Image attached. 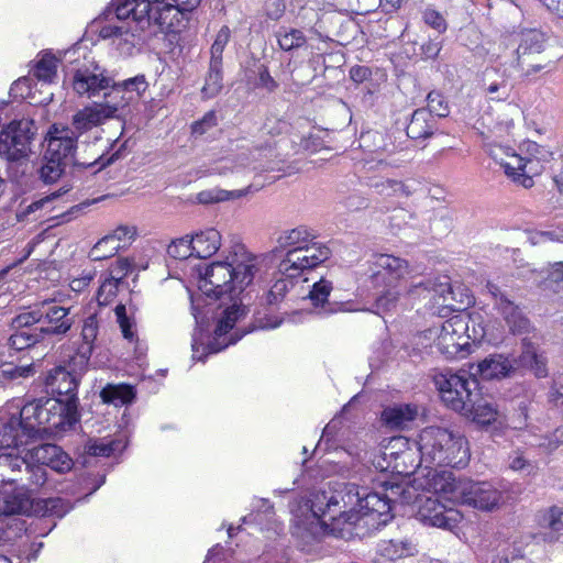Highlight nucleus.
I'll list each match as a JSON object with an SVG mask.
<instances>
[{
    "mask_svg": "<svg viewBox=\"0 0 563 563\" xmlns=\"http://www.w3.org/2000/svg\"><path fill=\"white\" fill-rule=\"evenodd\" d=\"M390 495L376 492H362L354 484H342L338 488L317 490L310 499V509L321 528L334 530L341 523L356 525L361 520L365 525L384 526L391 518V503L396 498L402 504L417 499L409 487L391 484L388 488Z\"/></svg>",
    "mask_w": 563,
    "mask_h": 563,
    "instance_id": "f257e3e1",
    "label": "nucleus"
},
{
    "mask_svg": "<svg viewBox=\"0 0 563 563\" xmlns=\"http://www.w3.org/2000/svg\"><path fill=\"white\" fill-rule=\"evenodd\" d=\"M257 271L256 256L236 244L225 261L213 262L206 268L199 288L208 297L234 300L253 282Z\"/></svg>",
    "mask_w": 563,
    "mask_h": 563,
    "instance_id": "f03ea898",
    "label": "nucleus"
},
{
    "mask_svg": "<svg viewBox=\"0 0 563 563\" xmlns=\"http://www.w3.org/2000/svg\"><path fill=\"white\" fill-rule=\"evenodd\" d=\"M421 462L427 467L450 466L464 467L470 461L467 440L460 432L441 427H427L418 440Z\"/></svg>",
    "mask_w": 563,
    "mask_h": 563,
    "instance_id": "7ed1b4c3",
    "label": "nucleus"
},
{
    "mask_svg": "<svg viewBox=\"0 0 563 563\" xmlns=\"http://www.w3.org/2000/svg\"><path fill=\"white\" fill-rule=\"evenodd\" d=\"M366 264L365 274L377 290L376 307L384 312L393 310L400 297V282L409 274L408 262L390 254H373Z\"/></svg>",
    "mask_w": 563,
    "mask_h": 563,
    "instance_id": "20e7f679",
    "label": "nucleus"
},
{
    "mask_svg": "<svg viewBox=\"0 0 563 563\" xmlns=\"http://www.w3.org/2000/svg\"><path fill=\"white\" fill-rule=\"evenodd\" d=\"M21 417L36 438L40 433L71 428L79 420V411L74 400L63 402L60 398H38L26 402Z\"/></svg>",
    "mask_w": 563,
    "mask_h": 563,
    "instance_id": "39448f33",
    "label": "nucleus"
},
{
    "mask_svg": "<svg viewBox=\"0 0 563 563\" xmlns=\"http://www.w3.org/2000/svg\"><path fill=\"white\" fill-rule=\"evenodd\" d=\"M48 140L45 154L77 169H89L96 174L122 157V152L128 147L129 140L124 141L114 152L106 157L99 155L92 162H79L74 159L77 135L68 126L57 128L53 125L48 132Z\"/></svg>",
    "mask_w": 563,
    "mask_h": 563,
    "instance_id": "423d86ee",
    "label": "nucleus"
},
{
    "mask_svg": "<svg viewBox=\"0 0 563 563\" xmlns=\"http://www.w3.org/2000/svg\"><path fill=\"white\" fill-rule=\"evenodd\" d=\"M547 35L540 30L530 29L521 32L520 43L516 49V67L522 77L530 78L551 65L544 55Z\"/></svg>",
    "mask_w": 563,
    "mask_h": 563,
    "instance_id": "0eeeda50",
    "label": "nucleus"
},
{
    "mask_svg": "<svg viewBox=\"0 0 563 563\" xmlns=\"http://www.w3.org/2000/svg\"><path fill=\"white\" fill-rule=\"evenodd\" d=\"M434 383L445 405L457 412L463 411L468 399L476 398L481 391L474 372L471 375L465 372L439 374L434 377Z\"/></svg>",
    "mask_w": 563,
    "mask_h": 563,
    "instance_id": "6e6552de",
    "label": "nucleus"
},
{
    "mask_svg": "<svg viewBox=\"0 0 563 563\" xmlns=\"http://www.w3.org/2000/svg\"><path fill=\"white\" fill-rule=\"evenodd\" d=\"M485 290L492 299L494 310L504 318L514 334L528 332L530 321L516 302L510 287L500 280H487Z\"/></svg>",
    "mask_w": 563,
    "mask_h": 563,
    "instance_id": "1a4fd4ad",
    "label": "nucleus"
},
{
    "mask_svg": "<svg viewBox=\"0 0 563 563\" xmlns=\"http://www.w3.org/2000/svg\"><path fill=\"white\" fill-rule=\"evenodd\" d=\"M35 122L27 118L10 122L0 132V156L8 161L26 158L36 135Z\"/></svg>",
    "mask_w": 563,
    "mask_h": 563,
    "instance_id": "9d476101",
    "label": "nucleus"
},
{
    "mask_svg": "<svg viewBox=\"0 0 563 563\" xmlns=\"http://www.w3.org/2000/svg\"><path fill=\"white\" fill-rule=\"evenodd\" d=\"M331 256V250L324 243H310L287 251L278 264V273L287 278H296L310 271Z\"/></svg>",
    "mask_w": 563,
    "mask_h": 563,
    "instance_id": "9b49d317",
    "label": "nucleus"
},
{
    "mask_svg": "<svg viewBox=\"0 0 563 563\" xmlns=\"http://www.w3.org/2000/svg\"><path fill=\"white\" fill-rule=\"evenodd\" d=\"M471 327L460 317L445 320L437 332L434 344L446 358H464L472 350Z\"/></svg>",
    "mask_w": 563,
    "mask_h": 563,
    "instance_id": "f8f14e48",
    "label": "nucleus"
},
{
    "mask_svg": "<svg viewBox=\"0 0 563 563\" xmlns=\"http://www.w3.org/2000/svg\"><path fill=\"white\" fill-rule=\"evenodd\" d=\"M126 106L128 100L121 97L120 100L95 102L92 106L85 107L73 115L71 131L78 136L103 124L107 120L121 119L119 111Z\"/></svg>",
    "mask_w": 563,
    "mask_h": 563,
    "instance_id": "ddd939ff",
    "label": "nucleus"
},
{
    "mask_svg": "<svg viewBox=\"0 0 563 563\" xmlns=\"http://www.w3.org/2000/svg\"><path fill=\"white\" fill-rule=\"evenodd\" d=\"M113 78L97 64L78 68L73 76V88L79 96L89 99L102 96L104 101L111 100L110 90Z\"/></svg>",
    "mask_w": 563,
    "mask_h": 563,
    "instance_id": "4468645a",
    "label": "nucleus"
},
{
    "mask_svg": "<svg viewBox=\"0 0 563 563\" xmlns=\"http://www.w3.org/2000/svg\"><path fill=\"white\" fill-rule=\"evenodd\" d=\"M245 307L238 305L235 301L223 311V316L219 319L213 331V339L207 345L208 354L218 353L231 344L236 343L251 330H235L228 339V333L234 328L235 323L245 316Z\"/></svg>",
    "mask_w": 563,
    "mask_h": 563,
    "instance_id": "2eb2a0df",
    "label": "nucleus"
},
{
    "mask_svg": "<svg viewBox=\"0 0 563 563\" xmlns=\"http://www.w3.org/2000/svg\"><path fill=\"white\" fill-rule=\"evenodd\" d=\"M417 519L424 525L451 530L461 519L459 511L446 507L438 498L419 499Z\"/></svg>",
    "mask_w": 563,
    "mask_h": 563,
    "instance_id": "dca6fc26",
    "label": "nucleus"
},
{
    "mask_svg": "<svg viewBox=\"0 0 563 563\" xmlns=\"http://www.w3.org/2000/svg\"><path fill=\"white\" fill-rule=\"evenodd\" d=\"M461 504L492 511L499 507L503 493L488 482L466 481L462 490Z\"/></svg>",
    "mask_w": 563,
    "mask_h": 563,
    "instance_id": "f3484780",
    "label": "nucleus"
},
{
    "mask_svg": "<svg viewBox=\"0 0 563 563\" xmlns=\"http://www.w3.org/2000/svg\"><path fill=\"white\" fill-rule=\"evenodd\" d=\"M79 377L65 366H56L52 368L45 378V386L54 396L60 398L63 402H70L74 400L78 409L77 388Z\"/></svg>",
    "mask_w": 563,
    "mask_h": 563,
    "instance_id": "a211bd4d",
    "label": "nucleus"
},
{
    "mask_svg": "<svg viewBox=\"0 0 563 563\" xmlns=\"http://www.w3.org/2000/svg\"><path fill=\"white\" fill-rule=\"evenodd\" d=\"M420 286L433 292L432 299L437 305L451 310H462L472 302V297L462 291H456L446 276L421 283Z\"/></svg>",
    "mask_w": 563,
    "mask_h": 563,
    "instance_id": "6ab92c4d",
    "label": "nucleus"
},
{
    "mask_svg": "<svg viewBox=\"0 0 563 563\" xmlns=\"http://www.w3.org/2000/svg\"><path fill=\"white\" fill-rule=\"evenodd\" d=\"M42 325L45 339L66 334L73 327L69 309L51 301H41Z\"/></svg>",
    "mask_w": 563,
    "mask_h": 563,
    "instance_id": "aec40b11",
    "label": "nucleus"
},
{
    "mask_svg": "<svg viewBox=\"0 0 563 563\" xmlns=\"http://www.w3.org/2000/svg\"><path fill=\"white\" fill-rule=\"evenodd\" d=\"M490 156L514 181L519 183L525 188L533 186L532 177L528 176L525 170L528 162L525 157L516 154L510 148L501 146L492 148Z\"/></svg>",
    "mask_w": 563,
    "mask_h": 563,
    "instance_id": "412c9836",
    "label": "nucleus"
},
{
    "mask_svg": "<svg viewBox=\"0 0 563 563\" xmlns=\"http://www.w3.org/2000/svg\"><path fill=\"white\" fill-rule=\"evenodd\" d=\"M27 455L32 462L42 467L48 466L58 473H66L73 467L71 459L56 444L45 443L35 446Z\"/></svg>",
    "mask_w": 563,
    "mask_h": 563,
    "instance_id": "4be33fe9",
    "label": "nucleus"
},
{
    "mask_svg": "<svg viewBox=\"0 0 563 563\" xmlns=\"http://www.w3.org/2000/svg\"><path fill=\"white\" fill-rule=\"evenodd\" d=\"M35 439L32 431L27 430L22 417H11L0 426V449H16Z\"/></svg>",
    "mask_w": 563,
    "mask_h": 563,
    "instance_id": "5701e85b",
    "label": "nucleus"
},
{
    "mask_svg": "<svg viewBox=\"0 0 563 563\" xmlns=\"http://www.w3.org/2000/svg\"><path fill=\"white\" fill-rule=\"evenodd\" d=\"M466 481L456 479L450 472H442L435 473L429 485L439 500L442 498L453 504H461L462 490L465 488Z\"/></svg>",
    "mask_w": 563,
    "mask_h": 563,
    "instance_id": "b1692460",
    "label": "nucleus"
},
{
    "mask_svg": "<svg viewBox=\"0 0 563 563\" xmlns=\"http://www.w3.org/2000/svg\"><path fill=\"white\" fill-rule=\"evenodd\" d=\"M516 371L515 363L504 354H490L478 362L474 371L484 379L504 378Z\"/></svg>",
    "mask_w": 563,
    "mask_h": 563,
    "instance_id": "393cba45",
    "label": "nucleus"
},
{
    "mask_svg": "<svg viewBox=\"0 0 563 563\" xmlns=\"http://www.w3.org/2000/svg\"><path fill=\"white\" fill-rule=\"evenodd\" d=\"M438 131V120L430 111L420 108L413 111L406 128L407 136L411 140H426Z\"/></svg>",
    "mask_w": 563,
    "mask_h": 563,
    "instance_id": "a878e982",
    "label": "nucleus"
},
{
    "mask_svg": "<svg viewBox=\"0 0 563 563\" xmlns=\"http://www.w3.org/2000/svg\"><path fill=\"white\" fill-rule=\"evenodd\" d=\"M461 413L482 426H488L497 418L496 407L488 398L484 397L481 391L477 393L476 398L468 399V404Z\"/></svg>",
    "mask_w": 563,
    "mask_h": 563,
    "instance_id": "bb28decb",
    "label": "nucleus"
},
{
    "mask_svg": "<svg viewBox=\"0 0 563 563\" xmlns=\"http://www.w3.org/2000/svg\"><path fill=\"white\" fill-rule=\"evenodd\" d=\"M18 481L13 483L30 494L38 493L46 484L47 474L44 467L24 457L22 473L18 474Z\"/></svg>",
    "mask_w": 563,
    "mask_h": 563,
    "instance_id": "cd10ccee",
    "label": "nucleus"
},
{
    "mask_svg": "<svg viewBox=\"0 0 563 563\" xmlns=\"http://www.w3.org/2000/svg\"><path fill=\"white\" fill-rule=\"evenodd\" d=\"M418 542L413 537L394 538L379 543L382 556L396 561L418 554Z\"/></svg>",
    "mask_w": 563,
    "mask_h": 563,
    "instance_id": "c85d7f7f",
    "label": "nucleus"
},
{
    "mask_svg": "<svg viewBox=\"0 0 563 563\" xmlns=\"http://www.w3.org/2000/svg\"><path fill=\"white\" fill-rule=\"evenodd\" d=\"M194 255L208 258L216 254L221 246V234L213 228L206 229L189 238Z\"/></svg>",
    "mask_w": 563,
    "mask_h": 563,
    "instance_id": "c756f323",
    "label": "nucleus"
},
{
    "mask_svg": "<svg viewBox=\"0 0 563 563\" xmlns=\"http://www.w3.org/2000/svg\"><path fill=\"white\" fill-rule=\"evenodd\" d=\"M418 416V407L410 404H399L386 407L382 420L390 429H404Z\"/></svg>",
    "mask_w": 563,
    "mask_h": 563,
    "instance_id": "7c9ffc66",
    "label": "nucleus"
},
{
    "mask_svg": "<svg viewBox=\"0 0 563 563\" xmlns=\"http://www.w3.org/2000/svg\"><path fill=\"white\" fill-rule=\"evenodd\" d=\"M537 522L540 528L550 530V533L544 534L545 541L558 540L556 533L563 530V506H551L538 511Z\"/></svg>",
    "mask_w": 563,
    "mask_h": 563,
    "instance_id": "2f4dec72",
    "label": "nucleus"
},
{
    "mask_svg": "<svg viewBox=\"0 0 563 563\" xmlns=\"http://www.w3.org/2000/svg\"><path fill=\"white\" fill-rule=\"evenodd\" d=\"M331 290L332 284L329 280L320 279L313 284L308 297L316 308H320L318 313L328 316L341 309V305L328 300Z\"/></svg>",
    "mask_w": 563,
    "mask_h": 563,
    "instance_id": "473e14b6",
    "label": "nucleus"
},
{
    "mask_svg": "<svg viewBox=\"0 0 563 563\" xmlns=\"http://www.w3.org/2000/svg\"><path fill=\"white\" fill-rule=\"evenodd\" d=\"M147 87L148 84L145 79V76L137 75L121 82L113 80L112 89L110 90V93H107V96H111L110 101L120 100L121 97H124L129 103L131 100H133V93H135L136 97H140L141 93L147 89Z\"/></svg>",
    "mask_w": 563,
    "mask_h": 563,
    "instance_id": "72a5a7b5",
    "label": "nucleus"
},
{
    "mask_svg": "<svg viewBox=\"0 0 563 563\" xmlns=\"http://www.w3.org/2000/svg\"><path fill=\"white\" fill-rule=\"evenodd\" d=\"M319 243L311 230L305 225L285 230L277 239L278 247L282 250L303 246V244Z\"/></svg>",
    "mask_w": 563,
    "mask_h": 563,
    "instance_id": "f704fd0d",
    "label": "nucleus"
},
{
    "mask_svg": "<svg viewBox=\"0 0 563 563\" xmlns=\"http://www.w3.org/2000/svg\"><path fill=\"white\" fill-rule=\"evenodd\" d=\"M102 402L121 407L131 404L135 398V391L132 386L126 384H108L100 391Z\"/></svg>",
    "mask_w": 563,
    "mask_h": 563,
    "instance_id": "c9c22d12",
    "label": "nucleus"
},
{
    "mask_svg": "<svg viewBox=\"0 0 563 563\" xmlns=\"http://www.w3.org/2000/svg\"><path fill=\"white\" fill-rule=\"evenodd\" d=\"M13 332L8 339V345L15 351H22L30 349L38 343L44 342L46 339L44 332L40 327H35L34 330L23 329H11Z\"/></svg>",
    "mask_w": 563,
    "mask_h": 563,
    "instance_id": "e433bc0d",
    "label": "nucleus"
},
{
    "mask_svg": "<svg viewBox=\"0 0 563 563\" xmlns=\"http://www.w3.org/2000/svg\"><path fill=\"white\" fill-rule=\"evenodd\" d=\"M154 10V0H134L132 36L139 35L152 25Z\"/></svg>",
    "mask_w": 563,
    "mask_h": 563,
    "instance_id": "4c0bfd02",
    "label": "nucleus"
},
{
    "mask_svg": "<svg viewBox=\"0 0 563 563\" xmlns=\"http://www.w3.org/2000/svg\"><path fill=\"white\" fill-rule=\"evenodd\" d=\"M62 196L60 190L54 191L51 195H47L38 200H35L31 203H29L26 207L21 209L18 213V219L20 221L24 220H31V221H37L42 217L46 214L47 211H51L52 208L49 207L53 200L57 199Z\"/></svg>",
    "mask_w": 563,
    "mask_h": 563,
    "instance_id": "58836bf2",
    "label": "nucleus"
},
{
    "mask_svg": "<svg viewBox=\"0 0 563 563\" xmlns=\"http://www.w3.org/2000/svg\"><path fill=\"white\" fill-rule=\"evenodd\" d=\"M24 457L11 453L0 454V487L4 484H13L18 481V474L22 473Z\"/></svg>",
    "mask_w": 563,
    "mask_h": 563,
    "instance_id": "ea45409f",
    "label": "nucleus"
},
{
    "mask_svg": "<svg viewBox=\"0 0 563 563\" xmlns=\"http://www.w3.org/2000/svg\"><path fill=\"white\" fill-rule=\"evenodd\" d=\"M126 443L122 439H91L85 445V451L92 456H110L115 452H121Z\"/></svg>",
    "mask_w": 563,
    "mask_h": 563,
    "instance_id": "a19ab883",
    "label": "nucleus"
},
{
    "mask_svg": "<svg viewBox=\"0 0 563 563\" xmlns=\"http://www.w3.org/2000/svg\"><path fill=\"white\" fill-rule=\"evenodd\" d=\"M42 325L41 302L34 303L29 310H24L11 319V329L34 330Z\"/></svg>",
    "mask_w": 563,
    "mask_h": 563,
    "instance_id": "79ce46f5",
    "label": "nucleus"
},
{
    "mask_svg": "<svg viewBox=\"0 0 563 563\" xmlns=\"http://www.w3.org/2000/svg\"><path fill=\"white\" fill-rule=\"evenodd\" d=\"M369 188L374 189L378 195L390 197L396 195L410 196L411 191L408 186L396 179L388 178H373L367 184Z\"/></svg>",
    "mask_w": 563,
    "mask_h": 563,
    "instance_id": "37998d69",
    "label": "nucleus"
},
{
    "mask_svg": "<svg viewBox=\"0 0 563 563\" xmlns=\"http://www.w3.org/2000/svg\"><path fill=\"white\" fill-rule=\"evenodd\" d=\"M222 79V65L209 63V71L207 74L205 85L201 88L202 97L211 99L218 96L223 88Z\"/></svg>",
    "mask_w": 563,
    "mask_h": 563,
    "instance_id": "c03bdc74",
    "label": "nucleus"
},
{
    "mask_svg": "<svg viewBox=\"0 0 563 563\" xmlns=\"http://www.w3.org/2000/svg\"><path fill=\"white\" fill-rule=\"evenodd\" d=\"M538 287L543 291L561 292L563 290V262L551 264L547 276L538 283Z\"/></svg>",
    "mask_w": 563,
    "mask_h": 563,
    "instance_id": "a18cd8bd",
    "label": "nucleus"
},
{
    "mask_svg": "<svg viewBox=\"0 0 563 563\" xmlns=\"http://www.w3.org/2000/svg\"><path fill=\"white\" fill-rule=\"evenodd\" d=\"M249 191V188L243 190H224V189H210L203 190L197 195V200L202 205L217 203L221 201H227L230 199L241 198Z\"/></svg>",
    "mask_w": 563,
    "mask_h": 563,
    "instance_id": "49530a36",
    "label": "nucleus"
},
{
    "mask_svg": "<svg viewBox=\"0 0 563 563\" xmlns=\"http://www.w3.org/2000/svg\"><path fill=\"white\" fill-rule=\"evenodd\" d=\"M492 75H497V69H487L485 73L484 86L486 93L492 100H506L510 96V87L506 79L501 81H489Z\"/></svg>",
    "mask_w": 563,
    "mask_h": 563,
    "instance_id": "de8ad7c7",
    "label": "nucleus"
},
{
    "mask_svg": "<svg viewBox=\"0 0 563 563\" xmlns=\"http://www.w3.org/2000/svg\"><path fill=\"white\" fill-rule=\"evenodd\" d=\"M67 166V164L57 161L54 157H49L44 153L43 165L40 169L41 178L46 184L55 183L65 173Z\"/></svg>",
    "mask_w": 563,
    "mask_h": 563,
    "instance_id": "09e8293b",
    "label": "nucleus"
},
{
    "mask_svg": "<svg viewBox=\"0 0 563 563\" xmlns=\"http://www.w3.org/2000/svg\"><path fill=\"white\" fill-rule=\"evenodd\" d=\"M276 36L279 47L284 51L299 48L307 41L303 32L298 29H280Z\"/></svg>",
    "mask_w": 563,
    "mask_h": 563,
    "instance_id": "8fccbe9b",
    "label": "nucleus"
},
{
    "mask_svg": "<svg viewBox=\"0 0 563 563\" xmlns=\"http://www.w3.org/2000/svg\"><path fill=\"white\" fill-rule=\"evenodd\" d=\"M121 249V244H114L113 238L106 235L100 239L89 252L91 261H103L117 254Z\"/></svg>",
    "mask_w": 563,
    "mask_h": 563,
    "instance_id": "3c124183",
    "label": "nucleus"
},
{
    "mask_svg": "<svg viewBox=\"0 0 563 563\" xmlns=\"http://www.w3.org/2000/svg\"><path fill=\"white\" fill-rule=\"evenodd\" d=\"M57 59L52 55H44L35 65L33 75L41 81L49 84L56 77Z\"/></svg>",
    "mask_w": 563,
    "mask_h": 563,
    "instance_id": "603ef678",
    "label": "nucleus"
},
{
    "mask_svg": "<svg viewBox=\"0 0 563 563\" xmlns=\"http://www.w3.org/2000/svg\"><path fill=\"white\" fill-rule=\"evenodd\" d=\"M32 365L18 366L12 363H3L0 365V384L15 380L18 378H26L33 375Z\"/></svg>",
    "mask_w": 563,
    "mask_h": 563,
    "instance_id": "864d4df0",
    "label": "nucleus"
},
{
    "mask_svg": "<svg viewBox=\"0 0 563 563\" xmlns=\"http://www.w3.org/2000/svg\"><path fill=\"white\" fill-rule=\"evenodd\" d=\"M121 284L122 283L118 282L114 277H107L97 291V301L99 306L109 305L117 296Z\"/></svg>",
    "mask_w": 563,
    "mask_h": 563,
    "instance_id": "5fc2aeb1",
    "label": "nucleus"
},
{
    "mask_svg": "<svg viewBox=\"0 0 563 563\" xmlns=\"http://www.w3.org/2000/svg\"><path fill=\"white\" fill-rule=\"evenodd\" d=\"M427 111L437 118H445L449 115V104L445 98L438 91H431L427 96Z\"/></svg>",
    "mask_w": 563,
    "mask_h": 563,
    "instance_id": "6e6d98bb",
    "label": "nucleus"
},
{
    "mask_svg": "<svg viewBox=\"0 0 563 563\" xmlns=\"http://www.w3.org/2000/svg\"><path fill=\"white\" fill-rule=\"evenodd\" d=\"M167 254L175 260H186L192 256L189 235L174 240L167 247Z\"/></svg>",
    "mask_w": 563,
    "mask_h": 563,
    "instance_id": "4d7b16f0",
    "label": "nucleus"
},
{
    "mask_svg": "<svg viewBox=\"0 0 563 563\" xmlns=\"http://www.w3.org/2000/svg\"><path fill=\"white\" fill-rule=\"evenodd\" d=\"M154 3L155 10L152 15V24L157 25L163 31L172 25V23L167 21V18L176 8L170 3H165L159 0H154Z\"/></svg>",
    "mask_w": 563,
    "mask_h": 563,
    "instance_id": "13d9d810",
    "label": "nucleus"
},
{
    "mask_svg": "<svg viewBox=\"0 0 563 563\" xmlns=\"http://www.w3.org/2000/svg\"><path fill=\"white\" fill-rule=\"evenodd\" d=\"M522 345L523 349L521 354L516 358H511V361L515 363L516 371L519 368L530 369L533 362H536L537 356L539 355L532 343L525 340Z\"/></svg>",
    "mask_w": 563,
    "mask_h": 563,
    "instance_id": "bf43d9fd",
    "label": "nucleus"
},
{
    "mask_svg": "<svg viewBox=\"0 0 563 563\" xmlns=\"http://www.w3.org/2000/svg\"><path fill=\"white\" fill-rule=\"evenodd\" d=\"M291 279L292 278L287 277L279 278L273 284L266 296V301L268 305H276L284 298L289 289V286H294Z\"/></svg>",
    "mask_w": 563,
    "mask_h": 563,
    "instance_id": "052dcab7",
    "label": "nucleus"
},
{
    "mask_svg": "<svg viewBox=\"0 0 563 563\" xmlns=\"http://www.w3.org/2000/svg\"><path fill=\"white\" fill-rule=\"evenodd\" d=\"M217 125V114L214 111L207 112L202 119L191 124V133L195 135H203L207 131Z\"/></svg>",
    "mask_w": 563,
    "mask_h": 563,
    "instance_id": "680f3d73",
    "label": "nucleus"
},
{
    "mask_svg": "<svg viewBox=\"0 0 563 563\" xmlns=\"http://www.w3.org/2000/svg\"><path fill=\"white\" fill-rule=\"evenodd\" d=\"M99 331V322L96 314L87 317L82 324L81 338L87 343H93Z\"/></svg>",
    "mask_w": 563,
    "mask_h": 563,
    "instance_id": "e2e57ef3",
    "label": "nucleus"
},
{
    "mask_svg": "<svg viewBox=\"0 0 563 563\" xmlns=\"http://www.w3.org/2000/svg\"><path fill=\"white\" fill-rule=\"evenodd\" d=\"M93 352V343H87L82 341V344L79 345L75 356L71 358V362L75 366H78L80 369L86 368L90 357Z\"/></svg>",
    "mask_w": 563,
    "mask_h": 563,
    "instance_id": "0e129e2a",
    "label": "nucleus"
},
{
    "mask_svg": "<svg viewBox=\"0 0 563 563\" xmlns=\"http://www.w3.org/2000/svg\"><path fill=\"white\" fill-rule=\"evenodd\" d=\"M132 262L129 258H119L109 269V277L117 278L118 282L123 283V279L131 271Z\"/></svg>",
    "mask_w": 563,
    "mask_h": 563,
    "instance_id": "69168bd1",
    "label": "nucleus"
},
{
    "mask_svg": "<svg viewBox=\"0 0 563 563\" xmlns=\"http://www.w3.org/2000/svg\"><path fill=\"white\" fill-rule=\"evenodd\" d=\"M423 21L439 33H443L446 30V22L440 12L433 9H427L423 12Z\"/></svg>",
    "mask_w": 563,
    "mask_h": 563,
    "instance_id": "338daca9",
    "label": "nucleus"
},
{
    "mask_svg": "<svg viewBox=\"0 0 563 563\" xmlns=\"http://www.w3.org/2000/svg\"><path fill=\"white\" fill-rule=\"evenodd\" d=\"M561 445H563V427L556 428L552 434L544 437L539 443V446L548 452H552Z\"/></svg>",
    "mask_w": 563,
    "mask_h": 563,
    "instance_id": "774afa93",
    "label": "nucleus"
}]
</instances>
